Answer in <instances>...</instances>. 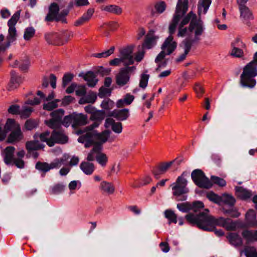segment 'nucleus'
<instances>
[{"instance_id": "obj_40", "label": "nucleus", "mask_w": 257, "mask_h": 257, "mask_svg": "<svg viewBox=\"0 0 257 257\" xmlns=\"http://www.w3.org/2000/svg\"><path fill=\"white\" fill-rule=\"evenodd\" d=\"M166 55H167L166 52L162 50L156 58L155 61L156 63H158V67L156 69L157 71L159 70L161 67H164L166 65L167 62L166 61L162 62V61L164 59Z\"/></svg>"}, {"instance_id": "obj_42", "label": "nucleus", "mask_w": 257, "mask_h": 257, "mask_svg": "<svg viewBox=\"0 0 257 257\" xmlns=\"http://www.w3.org/2000/svg\"><path fill=\"white\" fill-rule=\"evenodd\" d=\"M240 17L245 20H250L253 19V16L251 12L246 6L242 8H239Z\"/></svg>"}, {"instance_id": "obj_10", "label": "nucleus", "mask_w": 257, "mask_h": 257, "mask_svg": "<svg viewBox=\"0 0 257 257\" xmlns=\"http://www.w3.org/2000/svg\"><path fill=\"white\" fill-rule=\"evenodd\" d=\"M187 175L186 172H183L177 178L176 182L171 185L172 189L174 190L173 194L174 196H180L188 192V189L186 188L187 181L185 178Z\"/></svg>"}, {"instance_id": "obj_29", "label": "nucleus", "mask_w": 257, "mask_h": 257, "mask_svg": "<svg viewBox=\"0 0 257 257\" xmlns=\"http://www.w3.org/2000/svg\"><path fill=\"white\" fill-rule=\"evenodd\" d=\"M93 13L94 10L93 9H88L86 13L83 14L81 17L75 22L74 26L79 27L88 22L92 17Z\"/></svg>"}, {"instance_id": "obj_12", "label": "nucleus", "mask_w": 257, "mask_h": 257, "mask_svg": "<svg viewBox=\"0 0 257 257\" xmlns=\"http://www.w3.org/2000/svg\"><path fill=\"white\" fill-rule=\"evenodd\" d=\"M191 177L195 184L200 188L208 189L212 186L211 182L200 170H194L191 173Z\"/></svg>"}, {"instance_id": "obj_25", "label": "nucleus", "mask_w": 257, "mask_h": 257, "mask_svg": "<svg viewBox=\"0 0 257 257\" xmlns=\"http://www.w3.org/2000/svg\"><path fill=\"white\" fill-rule=\"evenodd\" d=\"M109 136L108 131H104L101 133H98L95 131V145H100L102 147V144L107 141Z\"/></svg>"}, {"instance_id": "obj_17", "label": "nucleus", "mask_w": 257, "mask_h": 257, "mask_svg": "<svg viewBox=\"0 0 257 257\" xmlns=\"http://www.w3.org/2000/svg\"><path fill=\"white\" fill-rule=\"evenodd\" d=\"M10 65L13 67H19L22 71H27L30 65V62L28 57H26L25 59L18 60L17 59L11 62Z\"/></svg>"}, {"instance_id": "obj_3", "label": "nucleus", "mask_w": 257, "mask_h": 257, "mask_svg": "<svg viewBox=\"0 0 257 257\" xmlns=\"http://www.w3.org/2000/svg\"><path fill=\"white\" fill-rule=\"evenodd\" d=\"M257 76V52L253 56V60L246 65L240 75V82L243 87L253 88L256 84L253 78Z\"/></svg>"}, {"instance_id": "obj_22", "label": "nucleus", "mask_w": 257, "mask_h": 257, "mask_svg": "<svg viewBox=\"0 0 257 257\" xmlns=\"http://www.w3.org/2000/svg\"><path fill=\"white\" fill-rule=\"evenodd\" d=\"M99 189L102 194L110 195L114 193L115 187L112 183L103 181L100 184Z\"/></svg>"}, {"instance_id": "obj_11", "label": "nucleus", "mask_w": 257, "mask_h": 257, "mask_svg": "<svg viewBox=\"0 0 257 257\" xmlns=\"http://www.w3.org/2000/svg\"><path fill=\"white\" fill-rule=\"evenodd\" d=\"M136 69L135 66H127L120 69L116 75V83L119 86H123L130 81V76Z\"/></svg>"}, {"instance_id": "obj_37", "label": "nucleus", "mask_w": 257, "mask_h": 257, "mask_svg": "<svg viewBox=\"0 0 257 257\" xmlns=\"http://www.w3.org/2000/svg\"><path fill=\"white\" fill-rule=\"evenodd\" d=\"M211 3V0H200L198 4L199 15L202 13L205 14L207 12Z\"/></svg>"}, {"instance_id": "obj_46", "label": "nucleus", "mask_w": 257, "mask_h": 257, "mask_svg": "<svg viewBox=\"0 0 257 257\" xmlns=\"http://www.w3.org/2000/svg\"><path fill=\"white\" fill-rule=\"evenodd\" d=\"M35 168L39 171L46 173L50 170L49 164L47 162H38L36 164Z\"/></svg>"}, {"instance_id": "obj_35", "label": "nucleus", "mask_w": 257, "mask_h": 257, "mask_svg": "<svg viewBox=\"0 0 257 257\" xmlns=\"http://www.w3.org/2000/svg\"><path fill=\"white\" fill-rule=\"evenodd\" d=\"M182 45L184 49V53L176 58V61L177 62H182L186 58L187 55L192 47V46L190 45V43L188 41H183Z\"/></svg>"}, {"instance_id": "obj_63", "label": "nucleus", "mask_w": 257, "mask_h": 257, "mask_svg": "<svg viewBox=\"0 0 257 257\" xmlns=\"http://www.w3.org/2000/svg\"><path fill=\"white\" fill-rule=\"evenodd\" d=\"M230 55L236 57L240 58L243 56V52L241 49L234 47L231 50Z\"/></svg>"}, {"instance_id": "obj_49", "label": "nucleus", "mask_w": 257, "mask_h": 257, "mask_svg": "<svg viewBox=\"0 0 257 257\" xmlns=\"http://www.w3.org/2000/svg\"><path fill=\"white\" fill-rule=\"evenodd\" d=\"M33 111V108L32 107L24 105L21 109L20 116L26 118L31 115Z\"/></svg>"}, {"instance_id": "obj_2", "label": "nucleus", "mask_w": 257, "mask_h": 257, "mask_svg": "<svg viewBox=\"0 0 257 257\" xmlns=\"http://www.w3.org/2000/svg\"><path fill=\"white\" fill-rule=\"evenodd\" d=\"M204 28L203 23L200 20L190 23L188 29H183L178 32V37H184L189 36V38L185 39L183 41L189 42L190 45L197 43L201 39V36L203 34Z\"/></svg>"}, {"instance_id": "obj_13", "label": "nucleus", "mask_w": 257, "mask_h": 257, "mask_svg": "<svg viewBox=\"0 0 257 257\" xmlns=\"http://www.w3.org/2000/svg\"><path fill=\"white\" fill-rule=\"evenodd\" d=\"M159 37L155 35V32L153 30L149 31L147 34L145 40L142 46V49H151L156 45L157 40Z\"/></svg>"}, {"instance_id": "obj_31", "label": "nucleus", "mask_w": 257, "mask_h": 257, "mask_svg": "<svg viewBox=\"0 0 257 257\" xmlns=\"http://www.w3.org/2000/svg\"><path fill=\"white\" fill-rule=\"evenodd\" d=\"M174 162V161H172L170 162L161 163L157 166L158 172L153 171V174L156 177L159 174L165 173L173 164Z\"/></svg>"}, {"instance_id": "obj_16", "label": "nucleus", "mask_w": 257, "mask_h": 257, "mask_svg": "<svg viewBox=\"0 0 257 257\" xmlns=\"http://www.w3.org/2000/svg\"><path fill=\"white\" fill-rule=\"evenodd\" d=\"M176 47L177 43L173 41L172 36H169L164 42L161 49L164 50L167 55H170L175 50Z\"/></svg>"}, {"instance_id": "obj_52", "label": "nucleus", "mask_w": 257, "mask_h": 257, "mask_svg": "<svg viewBox=\"0 0 257 257\" xmlns=\"http://www.w3.org/2000/svg\"><path fill=\"white\" fill-rule=\"evenodd\" d=\"M46 123L49 127L54 130H59V128L61 126V122L52 118L49 120H46Z\"/></svg>"}, {"instance_id": "obj_5", "label": "nucleus", "mask_w": 257, "mask_h": 257, "mask_svg": "<svg viewBox=\"0 0 257 257\" xmlns=\"http://www.w3.org/2000/svg\"><path fill=\"white\" fill-rule=\"evenodd\" d=\"M134 46H127L120 50L119 58H114L109 62V64L112 66H119L121 63L126 67L134 63V58L133 53L134 50Z\"/></svg>"}, {"instance_id": "obj_56", "label": "nucleus", "mask_w": 257, "mask_h": 257, "mask_svg": "<svg viewBox=\"0 0 257 257\" xmlns=\"http://www.w3.org/2000/svg\"><path fill=\"white\" fill-rule=\"evenodd\" d=\"M114 50V47H111L109 50L100 53H96L94 56L96 58H105L110 56L113 54Z\"/></svg>"}, {"instance_id": "obj_23", "label": "nucleus", "mask_w": 257, "mask_h": 257, "mask_svg": "<svg viewBox=\"0 0 257 257\" xmlns=\"http://www.w3.org/2000/svg\"><path fill=\"white\" fill-rule=\"evenodd\" d=\"M110 116H113L118 120H126L129 116V110L126 108L122 109H114L110 113Z\"/></svg>"}, {"instance_id": "obj_62", "label": "nucleus", "mask_w": 257, "mask_h": 257, "mask_svg": "<svg viewBox=\"0 0 257 257\" xmlns=\"http://www.w3.org/2000/svg\"><path fill=\"white\" fill-rule=\"evenodd\" d=\"M166 8V5L164 2H160L157 3L155 5V9L156 12L159 14H162L163 13Z\"/></svg>"}, {"instance_id": "obj_34", "label": "nucleus", "mask_w": 257, "mask_h": 257, "mask_svg": "<svg viewBox=\"0 0 257 257\" xmlns=\"http://www.w3.org/2000/svg\"><path fill=\"white\" fill-rule=\"evenodd\" d=\"M236 196L241 199L245 200L251 196V193L248 190L242 187H236L235 188Z\"/></svg>"}, {"instance_id": "obj_18", "label": "nucleus", "mask_w": 257, "mask_h": 257, "mask_svg": "<svg viewBox=\"0 0 257 257\" xmlns=\"http://www.w3.org/2000/svg\"><path fill=\"white\" fill-rule=\"evenodd\" d=\"M52 139L54 146L55 143H66L68 138L62 130H54L52 133Z\"/></svg>"}, {"instance_id": "obj_26", "label": "nucleus", "mask_w": 257, "mask_h": 257, "mask_svg": "<svg viewBox=\"0 0 257 257\" xmlns=\"http://www.w3.org/2000/svg\"><path fill=\"white\" fill-rule=\"evenodd\" d=\"M33 139L38 140L39 139L41 142H46L49 146H53L52 135L50 137V132L48 131H46L40 134L36 133L33 136Z\"/></svg>"}, {"instance_id": "obj_54", "label": "nucleus", "mask_w": 257, "mask_h": 257, "mask_svg": "<svg viewBox=\"0 0 257 257\" xmlns=\"http://www.w3.org/2000/svg\"><path fill=\"white\" fill-rule=\"evenodd\" d=\"M177 208L181 211L187 212L191 209V204L189 202L179 203L177 205Z\"/></svg>"}, {"instance_id": "obj_45", "label": "nucleus", "mask_w": 257, "mask_h": 257, "mask_svg": "<svg viewBox=\"0 0 257 257\" xmlns=\"http://www.w3.org/2000/svg\"><path fill=\"white\" fill-rule=\"evenodd\" d=\"M67 161L66 158H60L54 160L49 164L50 170L59 168L62 165L65 164Z\"/></svg>"}, {"instance_id": "obj_9", "label": "nucleus", "mask_w": 257, "mask_h": 257, "mask_svg": "<svg viewBox=\"0 0 257 257\" xmlns=\"http://www.w3.org/2000/svg\"><path fill=\"white\" fill-rule=\"evenodd\" d=\"M59 7L56 3H52L49 7V13L45 18V20L48 22L56 21L61 22L62 23H66V17L69 13L68 10H64L60 13Z\"/></svg>"}, {"instance_id": "obj_43", "label": "nucleus", "mask_w": 257, "mask_h": 257, "mask_svg": "<svg viewBox=\"0 0 257 257\" xmlns=\"http://www.w3.org/2000/svg\"><path fill=\"white\" fill-rule=\"evenodd\" d=\"M35 30L32 27L25 29L24 32V39L26 41H30L35 36Z\"/></svg>"}, {"instance_id": "obj_51", "label": "nucleus", "mask_w": 257, "mask_h": 257, "mask_svg": "<svg viewBox=\"0 0 257 257\" xmlns=\"http://www.w3.org/2000/svg\"><path fill=\"white\" fill-rule=\"evenodd\" d=\"M207 198L211 201L218 204H221V196L215 194L212 191L206 194Z\"/></svg>"}, {"instance_id": "obj_7", "label": "nucleus", "mask_w": 257, "mask_h": 257, "mask_svg": "<svg viewBox=\"0 0 257 257\" xmlns=\"http://www.w3.org/2000/svg\"><path fill=\"white\" fill-rule=\"evenodd\" d=\"M100 123L95 121L92 124L86 127L82 134L78 139L79 143L84 144L85 148H89L95 145V130L94 129L98 126Z\"/></svg>"}, {"instance_id": "obj_4", "label": "nucleus", "mask_w": 257, "mask_h": 257, "mask_svg": "<svg viewBox=\"0 0 257 257\" xmlns=\"http://www.w3.org/2000/svg\"><path fill=\"white\" fill-rule=\"evenodd\" d=\"M4 131L6 134L11 132L7 140L8 143L16 144L24 140V136L20 125L14 119H7Z\"/></svg>"}, {"instance_id": "obj_28", "label": "nucleus", "mask_w": 257, "mask_h": 257, "mask_svg": "<svg viewBox=\"0 0 257 257\" xmlns=\"http://www.w3.org/2000/svg\"><path fill=\"white\" fill-rule=\"evenodd\" d=\"M197 20L196 15L192 12H190L185 17H184L180 23L178 28V32H179L181 29H188V28L184 27V26L188 24L189 22L190 23H192L193 21L196 22Z\"/></svg>"}, {"instance_id": "obj_55", "label": "nucleus", "mask_w": 257, "mask_h": 257, "mask_svg": "<svg viewBox=\"0 0 257 257\" xmlns=\"http://www.w3.org/2000/svg\"><path fill=\"white\" fill-rule=\"evenodd\" d=\"M222 212L224 214H229L230 217L236 218L240 216V213L237 211L236 209H232L230 210L222 209Z\"/></svg>"}, {"instance_id": "obj_33", "label": "nucleus", "mask_w": 257, "mask_h": 257, "mask_svg": "<svg viewBox=\"0 0 257 257\" xmlns=\"http://www.w3.org/2000/svg\"><path fill=\"white\" fill-rule=\"evenodd\" d=\"M102 147L100 145H94L87 155V161L92 162L95 159L96 160V156L102 151Z\"/></svg>"}, {"instance_id": "obj_64", "label": "nucleus", "mask_w": 257, "mask_h": 257, "mask_svg": "<svg viewBox=\"0 0 257 257\" xmlns=\"http://www.w3.org/2000/svg\"><path fill=\"white\" fill-rule=\"evenodd\" d=\"M57 107L58 104L56 101H51L43 104V109L49 111L52 110Z\"/></svg>"}, {"instance_id": "obj_39", "label": "nucleus", "mask_w": 257, "mask_h": 257, "mask_svg": "<svg viewBox=\"0 0 257 257\" xmlns=\"http://www.w3.org/2000/svg\"><path fill=\"white\" fill-rule=\"evenodd\" d=\"M240 225L239 221H233L229 218H226L224 227L227 230H234Z\"/></svg>"}, {"instance_id": "obj_19", "label": "nucleus", "mask_w": 257, "mask_h": 257, "mask_svg": "<svg viewBox=\"0 0 257 257\" xmlns=\"http://www.w3.org/2000/svg\"><path fill=\"white\" fill-rule=\"evenodd\" d=\"M104 126L107 128L111 127L115 133L120 134L122 132V124L119 122H115L111 118H107L105 119Z\"/></svg>"}, {"instance_id": "obj_59", "label": "nucleus", "mask_w": 257, "mask_h": 257, "mask_svg": "<svg viewBox=\"0 0 257 257\" xmlns=\"http://www.w3.org/2000/svg\"><path fill=\"white\" fill-rule=\"evenodd\" d=\"M204 208L203 203L199 201H195L191 204V209L193 211L196 212L199 211L201 209Z\"/></svg>"}, {"instance_id": "obj_47", "label": "nucleus", "mask_w": 257, "mask_h": 257, "mask_svg": "<svg viewBox=\"0 0 257 257\" xmlns=\"http://www.w3.org/2000/svg\"><path fill=\"white\" fill-rule=\"evenodd\" d=\"M105 116V112L103 110H95L90 116V119L101 121Z\"/></svg>"}, {"instance_id": "obj_57", "label": "nucleus", "mask_w": 257, "mask_h": 257, "mask_svg": "<svg viewBox=\"0 0 257 257\" xmlns=\"http://www.w3.org/2000/svg\"><path fill=\"white\" fill-rule=\"evenodd\" d=\"M9 113L13 115H20L21 112L20 106L17 104L12 105L8 109Z\"/></svg>"}, {"instance_id": "obj_24", "label": "nucleus", "mask_w": 257, "mask_h": 257, "mask_svg": "<svg viewBox=\"0 0 257 257\" xmlns=\"http://www.w3.org/2000/svg\"><path fill=\"white\" fill-rule=\"evenodd\" d=\"M15 148L13 146L7 147L4 151V161L7 165L12 164L14 159Z\"/></svg>"}, {"instance_id": "obj_30", "label": "nucleus", "mask_w": 257, "mask_h": 257, "mask_svg": "<svg viewBox=\"0 0 257 257\" xmlns=\"http://www.w3.org/2000/svg\"><path fill=\"white\" fill-rule=\"evenodd\" d=\"M82 171L87 175H91L95 170V166L93 163L89 161H83L80 165Z\"/></svg>"}, {"instance_id": "obj_61", "label": "nucleus", "mask_w": 257, "mask_h": 257, "mask_svg": "<svg viewBox=\"0 0 257 257\" xmlns=\"http://www.w3.org/2000/svg\"><path fill=\"white\" fill-rule=\"evenodd\" d=\"M211 181L216 184H217L219 186L223 187L226 185L225 181L218 177L212 176L211 177Z\"/></svg>"}, {"instance_id": "obj_60", "label": "nucleus", "mask_w": 257, "mask_h": 257, "mask_svg": "<svg viewBox=\"0 0 257 257\" xmlns=\"http://www.w3.org/2000/svg\"><path fill=\"white\" fill-rule=\"evenodd\" d=\"M149 78V75L147 74H143L140 81L139 86L142 88H145L147 85Z\"/></svg>"}, {"instance_id": "obj_20", "label": "nucleus", "mask_w": 257, "mask_h": 257, "mask_svg": "<svg viewBox=\"0 0 257 257\" xmlns=\"http://www.w3.org/2000/svg\"><path fill=\"white\" fill-rule=\"evenodd\" d=\"M79 76L83 77L87 82V85L91 87H94L98 82L96 75L92 71H89L86 74L80 73L79 74Z\"/></svg>"}, {"instance_id": "obj_53", "label": "nucleus", "mask_w": 257, "mask_h": 257, "mask_svg": "<svg viewBox=\"0 0 257 257\" xmlns=\"http://www.w3.org/2000/svg\"><path fill=\"white\" fill-rule=\"evenodd\" d=\"M64 114V111L62 109H59L54 111L51 113L53 119L57 120L61 122L62 118Z\"/></svg>"}, {"instance_id": "obj_36", "label": "nucleus", "mask_w": 257, "mask_h": 257, "mask_svg": "<svg viewBox=\"0 0 257 257\" xmlns=\"http://www.w3.org/2000/svg\"><path fill=\"white\" fill-rule=\"evenodd\" d=\"M227 238L230 243L235 246H241L242 244L241 238L235 233H230Z\"/></svg>"}, {"instance_id": "obj_41", "label": "nucleus", "mask_w": 257, "mask_h": 257, "mask_svg": "<svg viewBox=\"0 0 257 257\" xmlns=\"http://www.w3.org/2000/svg\"><path fill=\"white\" fill-rule=\"evenodd\" d=\"M103 10L106 12L115 15H120L122 13V9L116 5H109L104 7Z\"/></svg>"}, {"instance_id": "obj_1", "label": "nucleus", "mask_w": 257, "mask_h": 257, "mask_svg": "<svg viewBox=\"0 0 257 257\" xmlns=\"http://www.w3.org/2000/svg\"><path fill=\"white\" fill-rule=\"evenodd\" d=\"M208 212V209H206L197 215L190 213L185 216V219L188 223L205 231H213L216 225L224 227L226 218L221 217L215 218Z\"/></svg>"}, {"instance_id": "obj_27", "label": "nucleus", "mask_w": 257, "mask_h": 257, "mask_svg": "<svg viewBox=\"0 0 257 257\" xmlns=\"http://www.w3.org/2000/svg\"><path fill=\"white\" fill-rule=\"evenodd\" d=\"M45 39L47 42L53 45L63 44L64 43L61 42V36L56 33H49L45 35Z\"/></svg>"}, {"instance_id": "obj_50", "label": "nucleus", "mask_w": 257, "mask_h": 257, "mask_svg": "<svg viewBox=\"0 0 257 257\" xmlns=\"http://www.w3.org/2000/svg\"><path fill=\"white\" fill-rule=\"evenodd\" d=\"M165 216L169 220V223L172 222L174 223H177V215L176 214L171 210H167L165 211Z\"/></svg>"}, {"instance_id": "obj_38", "label": "nucleus", "mask_w": 257, "mask_h": 257, "mask_svg": "<svg viewBox=\"0 0 257 257\" xmlns=\"http://www.w3.org/2000/svg\"><path fill=\"white\" fill-rule=\"evenodd\" d=\"M221 203H223L229 206H232L235 203V198L230 194H223L221 196Z\"/></svg>"}, {"instance_id": "obj_21", "label": "nucleus", "mask_w": 257, "mask_h": 257, "mask_svg": "<svg viewBox=\"0 0 257 257\" xmlns=\"http://www.w3.org/2000/svg\"><path fill=\"white\" fill-rule=\"evenodd\" d=\"M45 145L41 144L37 139L27 141L26 143V149L29 153L34 151H37L44 148Z\"/></svg>"}, {"instance_id": "obj_44", "label": "nucleus", "mask_w": 257, "mask_h": 257, "mask_svg": "<svg viewBox=\"0 0 257 257\" xmlns=\"http://www.w3.org/2000/svg\"><path fill=\"white\" fill-rule=\"evenodd\" d=\"M96 161L102 167H105L108 162V157L101 151L96 156Z\"/></svg>"}, {"instance_id": "obj_32", "label": "nucleus", "mask_w": 257, "mask_h": 257, "mask_svg": "<svg viewBox=\"0 0 257 257\" xmlns=\"http://www.w3.org/2000/svg\"><path fill=\"white\" fill-rule=\"evenodd\" d=\"M245 219L248 224L251 227H257V220L254 211L252 209L249 210L245 215Z\"/></svg>"}, {"instance_id": "obj_8", "label": "nucleus", "mask_w": 257, "mask_h": 257, "mask_svg": "<svg viewBox=\"0 0 257 257\" xmlns=\"http://www.w3.org/2000/svg\"><path fill=\"white\" fill-rule=\"evenodd\" d=\"M20 12H16L8 21L9 34L7 36V42L1 45V50H5L8 48L11 43L16 40L17 34L15 26L20 18Z\"/></svg>"}, {"instance_id": "obj_58", "label": "nucleus", "mask_w": 257, "mask_h": 257, "mask_svg": "<svg viewBox=\"0 0 257 257\" xmlns=\"http://www.w3.org/2000/svg\"><path fill=\"white\" fill-rule=\"evenodd\" d=\"M244 252L247 257H257V252L253 247H246L244 249Z\"/></svg>"}, {"instance_id": "obj_14", "label": "nucleus", "mask_w": 257, "mask_h": 257, "mask_svg": "<svg viewBox=\"0 0 257 257\" xmlns=\"http://www.w3.org/2000/svg\"><path fill=\"white\" fill-rule=\"evenodd\" d=\"M73 127L84 125L88 123L87 116L83 113H72Z\"/></svg>"}, {"instance_id": "obj_6", "label": "nucleus", "mask_w": 257, "mask_h": 257, "mask_svg": "<svg viewBox=\"0 0 257 257\" xmlns=\"http://www.w3.org/2000/svg\"><path fill=\"white\" fill-rule=\"evenodd\" d=\"M188 9V0H178L175 13L173 18L172 22L169 27V32L171 36L174 33L177 25L181 18L184 16Z\"/></svg>"}, {"instance_id": "obj_15", "label": "nucleus", "mask_w": 257, "mask_h": 257, "mask_svg": "<svg viewBox=\"0 0 257 257\" xmlns=\"http://www.w3.org/2000/svg\"><path fill=\"white\" fill-rule=\"evenodd\" d=\"M23 81V78L15 71L11 72V80L9 85V90H13L17 89Z\"/></svg>"}, {"instance_id": "obj_48", "label": "nucleus", "mask_w": 257, "mask_h": 257, "mask_svg": "<svg viewBox=\"0 0 257 257\" xmlns=\"http://www.w3.org/2000/svg\"><path fill=\"white\" fill-rule=\"evenodd\" d=\"M241 234L247 241H254L255 231L245 230L242 231Z\"/></svg>"}]
</instances>
